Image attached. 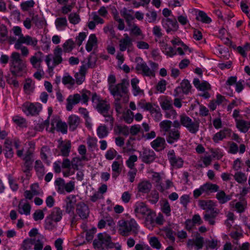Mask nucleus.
<instances>
[{
	"label": "nucleus",
	"mask_w": 250,
	"mask_h": 250,
	"mask_svg": "<svg viewBox=\"0 0 250 250\" xmlns=\"http://www.w3.org/2000/svg\"><path fill=\"white\" fill-rule=\"evenodd\" d=\"M9 69L14 76H21L26 72L27 64L26 61L23 60L19 53L13 52L10 56Z\"/></svg>",
	"instance_id": "nucleus-1"
},
{
	"label": "nucleus",
	"mask_w": 250,
	"mask_h": 250,
	"mask_svg": "<svg viewBox=\"0 0 250 250\" xmlns=\"http://www.w3.org/2000/svg\"><path fill=\"white\" fill-rule=\"evenodd\" d=\"M118 232L123 236L136 234L139 231V225L133 218L127 220L121 219L117 223Z\"/></svg>",
	"instance_id": "nucleus-2"
},
{
	"label": "nucleus",
	"mask_w": 250,
	"mask_h": 250,
	"mask_svg": "<svg viewBox=\"0 0 250 250\" xmlns=\"http://www.w3.org/2000/svg\"><path fill=\"white\" fill-rule=\"evenodd\" d=\"M63 50L59 46H57L53 51V56L51 54L47 55L45 57V62L49 71H53L55 67L61 64L62 62V53Z\"/></svg>",
	"instance_id": "nucleus-3"
},
{
	"label": "nucleus",
	"mask_w": 250,
	"mask_h": 250,
	"mask_svg": "<svg viewBox=\"0 0 250 250\" xmlns=\"http://www.w3.org/2000/svg\"><path fill=\"white\" fill-rule=\"evenodd\" d=\"M91 101L95 104V109L102 115H106V113L109 112L110 104L106 100L102 99L96 93L92 94Z\"/></svg>",
	"instance_id": "nucleus-4"
},
{
	"label": "nucleus",
	"mask_w": 250,
	"mask_h": 250,
	"mask_svg": "<svg viewBox=\"0 0 250 250\" xmlns=\"http://www.w3.org/2000/svg\"><path fill=\"white\" fill-rule=\"evenodd\" d=\"M182 126L192 134H196L199 130L200 123L198 121H193L185 114L181 115Z\"/></svg>",
	"instance_id": "nucleus-5"
},
{
	"label": "nucleus",
	"mask_w": 250,
	"mask_h": 250,
	"mask_svg": "<svg viewBox=\"0 0 250 250\" xmlns=\"http://www.w3.org/2000/svg\"><path fill=\"white\" fill-rule=\"evenodd\" d=\"M93 246L97 248H104V247L111 248L113 243L111 242V236L105 233H100L98 234V239L94 240Z\"/></svg>",
	"instance_id": "nucleus-6"
},
{
	"label": "nucleus",
	"mask_w": 250,
	"mask_h": 250,
	"mask_svg": "<svg viewBox=\"0 0 250 250\" xmlns=\"http://www.w3.org/2000/svg\"><path fill=\"white\" fill-rule=\"evenodd\" d=\"M22 111L27 116H36L42 109V105L39 103H32L26 102L21 107Z\"/></svg>",
	"instance_id": "nucleus-7"
},
{
	"label": "nucleus",
	"mask_w": 250,
	"mask_h": 250,
	"mask_svg": "<svg viewBox=\"0 0 250 250\" xmlns=\"http://www.w3.org/2000/svg\"><path fill=\"white\" fill-rule=\"evenodd\" d=\"M109 89L114 98H121L127 93L128 90L124 81L116 85H110Z\"/></svg>",
	"instance_id": "nucleus-8"
},
{
	"label": "nucleus",
	"mask_w": 250,
	"mask_h": 250,
	"mask_svg": "<svg viewBox=\"0 0 250 250\" xmlns=\"http://www.w3.org/2000/svg\"><path fill=\"white\" fill-rule=\"evenodd\" d=\"M162 25L166 32L169 33L171 32H175L179 28V25L176 18L170 19L165 18L162 20Z\"/></svg>",
	"instance_id": "nucleus-9"
},
{
	"label": "nucleus",
	"mask_w": 250,
	"mask_h": 250,
	"mask_svg": "<svg viewBox=\"0 0 250 250\" xmlns=\"http://www.w3.org/2000/svg\"><path fill=\"white\" fill-rule=\"evenodd\" d=\"M167 159L170 165L175 168L183 167L184 160L181 157L177 156L173 149L169 150L167 154Z\"/></svg>",
	"instance_id": "nucleus-10"
},
{
	"label": "nucleus",
	"mask_w": 250,
	"mask_h": 250,
	"mask_svg": "<svg viewBox=\"0 0 250 250\" xmlns=\"http://www.w3.org/2000/svg\"><path fill=\"white\" fill-rule=\"evenodd\" d=\"M134 208L135 215L138 218L145 216L151 210L145 203L141 201L137 202L134 205Z\"/></svg>",
	"instance_id": "nucleus-11"
},
{
	"label": "nucleus",
	"mask_w": 250,
	"mask_h": 250,
	"mask_svg": "<svg viewBox=\"0 0 250 250\" xmlns=\"http://www.w3.org/2000/svg\"><path fill=\"white\" fill-rule=\"evenodd\" d=\"M191 87L189 82L187 79H184L181 83L180 85L174 90L173 95L174 97H178L182 92L185 95H188L190 92Z\"/></svg>",
	"instance_id": "nucleus-12"
},
{
	"label": "nucleus",
	"mask_w": 250,
	"mask_h": 250,
	"mask_svg": "<svg viewBox=\"0 0 250 250\" xmlns=\"http://www.w3.org/2000/svg\"><path fill=\"white\" fill-rule=\"evenodd\" d=\"M139 60H140L141 62L137 63L136 66V69L138 71L142 72L144 76L154 77L155 73L153 70H151L146 62L143 61L142 58H139Z\"/></svg>",
	"instance_id": "nucleus-13"
},
{
	"label": "nucleus",
	"mask_w": 250,
	"mask_h": 250,
	"mask_svg": "<svg viewBox=\"0 0 250 250\" xmlns=\"http://www.w3.org/2000/svg\"><path fill=\"white\" fill-rule=\"evenodd\" d=\"M140 158L143 162L149 164L154 161L156 155L152 149H144L140 155Z\"/></svg>",
	"instance_id": "nucleus-14"
},
{
	"label": "nucleus",
	"mask_w": 250,
	"mask_h": 250,
	"mask_svg": "<svg viewBox=\"0 0 250 250\" xmlns=\"http://www.w3.org/2000/svg\"><path fill=\"white\" fill-rule=\"evenodd\" d=\"M124 38L119 41V48L121 51H125L127 49L128 52L133 47V41L127 34L124 35Z\"/></svg>",
	"instance_id": "nucleus-15"
},
{
	"label": "nucleus",
	"mask_w": 250,
	"mask_h": 250,
	"mask_svg": "<svg viewBox=\"0 0 250 250\" xmlns=\"http://www.w3.org/2000/svg\"><path fill=\"white\" fill-rule=\"evenodd\" d=\"M58 142L59 145L58 147L60 150L61 155L64 157L68 156L71 148L70 141L68 140L63 141L60 139L58 140Z\"/></svg>",
	"instance_id": "nucleus-16"
},
{
	"label": "nucleus",
	"mask_w": 250,
	"mask_h": 250,
	"mask_svg": "<svg viewBox=\"0 0 250 250\" xmlns=\"http://www.w3.org/2000/svg\"><path fill=\"white\" fill-rule=\"evenodd\" d=\"M204 238L200 236H197L195 239H189L187 241V247L189 249H195L198 250L202 249L204 245Z\"/></svg>",
	"instance_id": "nucleus-17"
},
{
	"label": "nucleus",
	"mask_w": 250,
	"mask_h": 250,
	"mask_svg": "<svg viewBox=\"0 0 250 250\" xmlns=\"http://www.w3.org/2000/svg\"><path fill=\"white\" fill-rule=\"evenodd\" d=\"M231 130L228 128H225L220 131L216 133L212 137L213 142L218 143L223 139L229 137L231 135Z\"/></svg>",
	"instance_id": "nucleus-18"
},
{
	"label": "nucleus",
	"mask_w": 250,
	"mask_h": 250,
	"mask_svg": "<svg viewBox=\"0 0 250 250\" xmlns=\"http://www.w3.org/2000/svg\"><path fill=\"white\" fill-rule=\"evenodd\" d=\"M150 146L156 151L159 152L166 148L167 144L164 138L157 137L150 143Z\"/></svg>",
	"instance_id": "nucleus-19"
},
{
	"label": "nucleus",
	"mask_w": 250,
	"mask_h": 250,
	"mask_svg": "<svg viewBox=\"0 0 250 250\" xmlns=\"http://www.w3.org/2000/svg\"><path fill=\"white\" fill-rule=\"evenodd\" d=\"M43 53L41 51L36 52L34 55L30 58V62L32 67L37 70H39L41 67V63L42 62Z\"/></svg>",
	"instance_id": "nucleus-20"
},
{
	"label": "nucleus",
	"mask_w": 250,
	"mask_h": 250,
	"mask_svg": "<svg viewBox=\"0 0 250 250\" xmlns=\"http://www.w3.org/2000/svg\"><path fill=\"white\" fill-rule=\"evenodd\" d=\"M76 212L82 219H86L89 214L88 207L83 202H80L77 205Z\"/></svg>",
	"instance_id": "nucleus-21"
},
{
	"label": "nucleus",
	"mask_w": 250,
	"mask_h": 250,
	"mask_svg": "<svg viewBox=\"0 0 250 250\" xmlns=\"http://www.w3.org/2000/svg\"><path fill=\"white\" fill-rule=\"evenodd\" d=\"M80 102V94L70 95L66 99V110L69 111H71L74 105L77 104Z\"/></svg>",
	"instance_id": "nucleus-22"
},
{
	"label": "nucleus",
	"mask_w": 250,
	"mask_h": 250,
	"mask_svg": "<svg viewBox=\"0 0 250 250\" xmlns=\"http://www.w3.org/2000/svg\"><path fill=\"white\" fill-rule=\"evenodd\" d=\"M203 193L208 195L210 193L215 192L218 191L219 187L216 185L210 183H206L202 185L199 188Z\"/></svg>",
	"instance_id": "nucleus-23"
},
{
	"label": "nucleus",
	"mask_w": 250,
	"mask_h": 250,
	"mask_svg": "<svg viewBox=\"0 0 250 250\" xmlns=\"http://www.w3.org/2000/svg\"><path fill=\"white\" fill-rule=\"evenodd\" d=\"M180 138V131L178 129H171L166 134V140L169 144L178 141Z\"/></svg>",
	"instance_id": "nucleus-24"
},
{
	"label": "nucleus",
	"mask_w": 250,
	"mask_h": 250,
	"mask_svg": "<svg viewBox=\"0 0 250 250\" xmlns=\"http://www.w3.org/2000/svg\"><path fill=\"white\" fill-rule=\"evenodd\" d=\"M123 167L122 160L114 161L111 165L112 176L114 179H116L121 173Z\"/></svg>",
	"instance_id": "nucleus-25"
},
{
	"label": "nucleus",
	"mask_w": 250,
	"mask_h": 250,
	"mask_svg": "<svg viewBox=\"0 0 250 250\" xmlns=\"http://www.w3.org/2000/svg\"><path fill=\"white\" fill-rule=\"evenodd\" d=\"M52 128H56L58 130L62 132V133H66L67 130V125L65 123H63L60 121L58 118L53 119L51 123Z\"/></svg>",
	"instance_id": "nucleus-26"
},
{
	"label": "nucleus",
	"mask_w": 250,
	"mask_h": 250,
	"mask_svg": "<svg viewBox=\"0 0 250 250\" xmlns=\"http://www.w3.org/2000/svg\"><path fill=\"white\" fill-rule=\"evenodd\" d=\"M76 202V195H70L66 197L65 199V211L66 213H70L73 212Z\"/></svg>",
	"instance_id": "nucleus-27"
},
{
	"label": "nucleus",
	"mask_w": 250,
	"mask_h": 250,
	"mask_svg": "<svg viewBox=\"0 0 250 250\" xmlns=\"http://www.w3.org/2000/svg\"><path fill=\"white\" fill-rule=\"evenodd\" d=\"M219 213V210L217 209L212 210L211 211L207 210L204 214V219L208 222L210 225H214L215 223V219Z\"/></svg>",
	"instance_id": "nucleus-28"
},
{
	"label": "nucleus",
	"mask_w": 250,
	"mask_h": 250,
	"mask_svg": "<svg viewBox=\"0 0 250 250\" xmlns=\"http://www.w3.org/2000/svg\"><path fill=\"white\" fill-rule=\"evenodd\" d=\"M87 67L86 64L81 66L79 72L75 74L76 82L77 84H81L85 80V75L86 73Z\"/></svg>",
	"instance_id": "nucleus-29"
},
{
	"label": "nucleus",
	"mask_w": 250,
	"mask_h": 250,
	"mask_svg": "<svg viewBox=\"0 0 250 250\" xmlns=\"http://www.w3.org/2000/svg\"><path fill=\"white\" fill-rule=\"evenodd\" d=\"M31 206L28 202L22 203V201L19 202L18 206V211L20 214L29 215L31 213Z\"/></svg>",
	"instance_id": "nucleus-30"
},
{
	"label": "nucleus",
	"mask_w": 250,
	"mask_h": 250,
	"mask_svg": "<svg viewBox=\"0 0 250 250\" xmlns=\"http://www.w3.org/2000/svg\"><path fill=\"white\" fill-rule=\"evenodd\" d=\"M236 126L240 131L246 133L250 128V122L243 119H236Z\"/></svg>",
	"instance_id": "nucleus-31"
},
{
	"label": "nucleus",
	"mask_w": 250,
	"mask_h": 250,
	"mask_svg": "<svg viewBox=\"0 0 250 250\" xmlns=\"http://www.w3.org/2000/svg\"><path fill=\"white\" fill-rule=\"evenodd\" d=\"M80 122V118L78 116L73 114L71 115L68 119L69 130L72 131L75 130L79 125Z\"/></svg>",
	"instance_id": "nucleus-32"
},
{
	"label": "nucleus",
	"mask_w": 250,
	"mask_h": 250,
	"mask_svg": "<svg viewBox=\"0 0 250 250\" xmlns=\"http://www.w3.org/2000/svg\"><path fill=\"white\" fill-rule=\"evenodd\" d=\"M199 206L203 210L211 211L214 210L216 205L212 200H200L198 203Z\"/></svg>",
	"instance_id": "nucleus-33"
},
{
	"label": "nucleus",
	"mask_w": 250,
	"mask_h": 250,
	"mask_svg": "<svg viewBox=\"0 0 250 250\" xmlns=\"http://www.w3.org/2000/svg\"><path fill=\"white\" fill-rule=\"evenodd\" d=\"M160 104L162 109L164 111H167V110L173 107L171 99L167 96H164L161 99Z\"/></svg>",
	"instance_id": "nucleus-34"
},
{
	"label": "nucleus",
	"mask_w": 250,
	"mask_h": 250,
	"mask_svg": "<svg viewBox=\"0 0 250 250\" xmlns=\"http://www.w3.org/2000/svg\"><path fill=\"white\" fill-rule=\"evenodd\" d=\"M48 216L52 218L56 222H59L62 218V211L60 208L55 207L52 209L50 214Z\"/></svg>",
	"instance_id": "nucleus-35"
},
{
	"label": "nucleus",
	"mask_w": 250,
	"mask_h": 250,
	"mask_svg": "<svg viewBox=\"0 0 250 250\" xmlns=\"http://www.w3.org/2000/svg\"><path fill=\"white\" fill-rule=\"evenodd\" d=\"M155 186L157 189L160 192L164 193L166 190L173 186V183L170 180H167L165 181V184L160 182L158 184H156Z\"/></svg>",
	"instance_id": "nucleus-36"
},
{
	"label": "nucleus",
	"mask_w": 250,
	"mask_h": 250,
	"mask_svg": "<svg viewBox=\"0 0 250 250\" xmlns=\"http://www.w3.org/2000/svg\"><path fill=\"white\" fill-rule=\"evenodd\" d=\"M151 188V184L147 181H142L138 185V191L143 193H148Z\"/></svg>",
	"instance_id": "nucleus-37"
},
{
	"label": "nucleus",
	"mask_w": 250,
	"mask_h": 250,
	"mask_svg": "<svg viewBox=\"0 0 250 250\" xmlns=\"http://www.w3.org/2000/svg\"><path fill=\"white\" fill-rule=\"evenodd\" d=\"M20 37L21 38V42L27 45L35 47L38 44V40L35 38H32L29 35L24 36L23 35H21Z\"/></svg>",
	"instance_id": "nucleus-38"
},
{
	"label": "nucleus",
	"mask_w": 250,
	"mask_h": 250,
	"mask_svg": "<svg viewBox=\"0 0 250 250\" xmlns=\"http://www.w3.org/2000/svg\"><path fill=\"white\" fill-rule=\"evenodd\" d=\"M120 13L121 16L125 18L126 22L128 23L134 19V11L132 9L128 10L125 7L121 11Z\"/></svg>",
	"instance_id": "nucleus-39"
},
{
	"label": "nucleus",
	"mask_w": 250,
	"mask_h": 250,
	"mask_svg": "<svg viewBox=\"0 0 250 250\" xmlns=\"http://www.w3.org/2000/svg\"><path fill=\"white\" fill-rule=\"evenodd\" d=\"M65 181L62 178H58L56 179L54 182L56 190L60 194H65L64 192Z\"/></svg>",
	"instance_id": "nucleus-40"
},
{
	"label": "nucleus",
	"mask_w": 250,
	"mask_h": 250,
	"mask_svg": "<svg viewBox=\"0 0 250 250\" xmlns=\"http://www.w3.org/2000/svg\"><path fill=\"white\" fill-rule=\"evenodd\" d=\"M34 168L39 178L42 179L45 173L44 167L42 162L40 160L36 161Z\"/></svg>",
	"instance_id": "nucleus-41"
},
{
	"label": "nucleus",
	"mask_w": 250,
	"mask_h": 250,
	"mask_svg": "<svg viewBox=\"0 0 250 250\" xmlns=\"http://www.w3.org/2000/svg\"><path fill=\"white\" fill-rule=\"evenodd\" d=\"M139 80L134 78L131 80V85L132 87L133 94L134 96H137L143 94V90L138 86Z\"/></svg>",
	"instance_id": "nucleus-42"
},
{
	"label": "nucleus",
	"mask_w": 250,
	"mask_h": 250,
	"mask_svg": "<svg viewBox=\"0 0 250 250\" xmlns=\"http://www.w3.org/2000/svg\"><path fill=\"white\" fill-rule=\"evenodd\" d=\"M55 24L57 29L63 30L67 26V21L65 17H60L56 19Z\"/></svg>",
	"instance_id": "nucleus-43"
},
{
	"label": "nucleus",
	"mask_w": 250,
	"mask_h": 250,
	"mask_svg": "<svg viewBox=\"0 0 250 250\" xmlns=\"http://www.w3.org/2000/svg\"><path fill=\"white\" fill-rule=\"evenodd\" d=\"M97 39L95 34H91L88 38L87 43L85 45V49L88 52H90L93 47L97 45Z\"/></svg>",
	"instance_id": "nucleus-44"
},
{
	"label": "nucleus",
	"mask_w": 250,
	"mask_h": 250,
	"mask_svg": "<svg viewBox=\"0 0 250 250\" xmlns=\"http://www.w3.org/2000/svg\"><path fill=\"white\" fill-rule=\"evenodd\" d=\"M162 51L167 56L172 57L176 54V50L171 46H169L166 43H163L161 46Z\"/></svg>",
	"instance_id": "nucleus-45"
},
{
	"label": "nucleus",
	"mask_w": 250,
	"mask_h": 250,
	"mask_svg": "<svg viewBox=\"0 0 250 250\" xmlns=\"http://www.w3.org/2000/svg\"><path fill=\"white\" fill-rule=\"evenodd\" d=\"M172 122L170 120H164L160 122L159 126L161 130L164 132V134H167L169 130H171L170 128L172 125Z\"/></svg>",
	"instance_id": "nucleus-46"
},
{
	"label": "nucleus",
	"mask_w": 250,
	"mask_h": 250,
	"mask_svg": "<svg viewBox=\"0 0 250 250\" xmlns=\"http://www.w3.org/2000/svg\"><path fill=\"white\" fill-rule=\"evenodd\" d=\"M161 208L162 211L167 216H169L170 215L171 208L170 204L167 199H165L162 200Z\"/></svg>",
	"instance_id": "nucleus-47"
},
{
	"label": "nucleus",
	"mask_w": 250,
	"mask_h": 250,
	"mask_svg": "<svg viewBox=\"0 0 250 250\" xmlns=\"http://www.w3.org/2000/svg\"><path fill=\"white\" fill-rule=\"evenodd\" d=\"M147 200L152 204H156L159 199V194L157 190H152L146 196Z\"/></svg>",
	"instance_id": "nucleus-48"
},
{
	"label": "nucleus",
	"mask_w": 250,
	"mask_h": 250,
	"mask_svg": "<svg viewBox=\"0 0 250 250\" xmlns=\"http://www.w3.org/2000/svg\"><path fill=\"white\" fill-rule=\"evenodd\" d=\"M216 198L218 200L220 204H223L229 201L231 199L230 197L227 195L225 192L221 190L216 194Z\"/></svg>",
	"instance_id": "nucleus-49"
},
{
	"label": "nucleus",
	"mask_w": 250,
	"mask_h": 250,
	"mask_svg": "<svg viewBox=\"0 0 250 250\" xmlns=\"http://www.w3.org/2000/svg\"><path fill=\"white\" fill-rule=\"evenodd\" d=\"M52 218L47 216L44 221V228L46 229L52 230L56 228L57 223Z\"/></svg>",
	"instance_id": "nucleus-50"
},
{
	"label": "nucleus",
	"mask_w": 250,
	"mask_h": 250,
	"mask_svg": "<svg viewBox=\"0 0 250 250\" xmlns=\"http://www.w3.org/2000/svg\"><path fill=\"white\" fill-rule=\"evenodd\" d=\"M91 92L86 89H83L80 94V101L82 104H87L89 100Z\"/></svg>",
	"instance_id": "nucleus-51"
},
{
	"label": "nucleus",
	"mask_w": 250,
	"mask_h": 250,
	"mask_svg": "<svg viewBox=\"0 0 250 250\" xmlns=\"http://www.w3.org/2000/svg\"><path fill=\"white\" fill-rule=\"evenodd\" d=\"M234 179L239 184H244L247 180V177L245 173L241 171L236 172L233 175Z\"/></svg>",
	"instance_id": "nucleus-52"
},
{
	"label": "nucleus",
	"mask_w": 250,
	"mask_h": 250,
	"mask_svg": "<svg viewBox=\"0 0 250 250\" xmlns=\"http://www.w3.org/2000/svg\"><path fill=\"white\" fill-rule=\"evenodd\" d=\"M5 157L7 159H11L14 156V150L11 147L8 141L5 142V147L4 149Z\"/></svg>",
	"instance_id": "nucleus-53"
},
{
	"label": "nucleus",
	"mask_w": 250,
	"mask_h": 250,
	"mask_svg": "<svg viewBox=\"0 0 250 250\" xmlns=\"http://www.w3.org/2000/svg\"><path fill=\"white\" fill-rule=\"evenodd\" d=\"M150 113L155 122H157L161 120L162 118V114L161 113L160 108L158 106L155 107L154 109L150 112Z\"/></svg>",
	"instance_id": "nucleus-54"
},
{
	"label": "nucleus",
	"mask_w": 250,
	"mask_h": 250,
	"mask_svg": "<svg viewBox=\"0 0 250 250\" xmlns=\"http://www.w3.org/2000/svg\"><path fill=\"white\" fill-rule=\"evenodd\" d=\"M97 133L98 136L100 139L106 137L108 134V131L106 126L105 125H100L97 128Z\"/></svg>",
	"instance_id": "nucleus-55"
},
{
	"label": "nucleus",
	"mask_w": 250,
	"mask_h": 250,
	"mask_svg": "<svg viewBox=\"0 0 250 250\" xmlns=\"http://www.w3.org/2000/svg\"><path fill=\"white\" fill-rule=\"evenodd\" d=\"M114 132L116 134H122L125 136H127L129 134L128 127L126 125H118L116 126L114 128Z\"/></svg>",
	"instance_id": "nucleus-56"
},
{
	"label": "nucleus",
	"mask_w": 250,
	"mask_h": 250,
	"mask_svg": "<svg viewBox=\"0 0 250 250\" xmlns=\"http://www.w3.org/2000/svg\"><path fill=\"white\" fill-rule=\"evenodd\" d=\"M33 242L34 250H42L43 247V242L42 241V238L41 236H37V237H34V241Z\"/></svg>",
	"instance_id": "nucleus-57"
},
{
	"label": "nucleus",
	"mask_w": 250,
	"mask_h": 250,
	"mask_svg": "<svg viewBox=\"0 0 250 250\" xmlns=\"http://www.w3.org/2000/svg\"><path fill=\"white\" fill-rule=\"evenodd\" d=\"M75 42L72 39L67 40L63 44V49L64 52H70L74 47Z\"/></svg>",
	"instance_id": "nucleus-58"
},
{
	"label": "nucleus",
	"mask_w": 250,
	"mask_h": 250,
	"mask_svg": "<svg viewBox=\"0 0 250 250\" xmlns=\"http://www.w3.org/2000/svg\"><path fill=\"white\" fill-rule=\"evenodd\" d=\"M197 19L206 23H209L211 21V19L207 16V14L202 11L199 12Z\"/></svg>",
	"instance_id": "nucleus-59"
},
{
	"label": "nucleus",
	"mask_w": 250,
	"mask_h": 250,
	"mask_svg": "<svg viewBox=\"0 0 250 250\" xmlns=\"http://www.w3.org/2000/svg\"><path fill=\"white\" fill-rule=\"evenodd\" d=\"M34 241V237L33 238H28L23 240L21 244V248L23 250H30Z\"/></svg>",
	"instance_id": "nucleus-60"
},
{
	"label": "nucleus",
	"mask_w": 250,
	"mask_h": 250,
	"mask_svg": "<svg viewBox=\"0 0 250 250\" xmlns=\"http://www.w3.org/2000/svg\"><path fill=\"white\" fill-rule=\"evenodd\" d=\"M35 88V83L31 79L27 78L25 80L24 84V89L27 92L32 91Z\"/></svg>",
	"instance_id": "nucleus-61"
},
{
	"label": "nucleus",
	"mask_w": 250,
	"mask_h": 250,
	"mask_svg": "<svg viewBox=\"0 0 250 250\" xmlns=\"http://www.w3.org/2000/svg\"><path fill=\"white\" fill-rule=\"evenodd\" d=\"M149 243L150 246L154 249L160 250L162 248V245L156 237H151L149 240Z\"/></svg>",
	"instance_id": "nucleus-62"
},
{
	"label": "nucleus",
	"mask_w": 250,
	"mask_h": 250,
	"mask_svg": "<svg viewBox=\"0 0 250 250\" xmlns=\"http://www.w3.org/2000/svg\"><path fill=\"white\" fill-rule=\"evenodd\" d=\"M68 20L70 23L75 25L78 24L81 21V18L79 14L76 13H70L68 16Z\"/></svg>",
	"instance_id": "nucleus-63"
},
{
	"label": "nucleus",
	"mask_w": 250,
	"mask_h": 250,
	"mask_svg": "<svg viewBox=\"0 0 250 250\" xmlns=\"http://www.w3.org/2000/svg\"><path fill=\"white\" fill-rule=\"evenodd\" d=\"M124 121L127 124H131L134 119V114L130 110L127 109L123 114Z\"/></svg>",
	"instance_id": "nucleus-64"
}]
</instances>
